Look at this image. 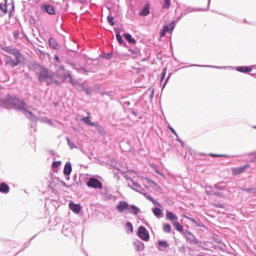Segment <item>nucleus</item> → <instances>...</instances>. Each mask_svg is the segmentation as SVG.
<instances>
[{
	"instance_id": "obj_26",
	"label": "nucleus",
	"mask_w": 256,
	"mask_h": 256,
	"mask_svg": "<svg viewBox=\"0 0 256 256\" xmlns=\"http://www.w3.org/2000/svg\"><path fill=\"white\" fill-rule=\"evenodd\" d=\"M163 231L165 233H171V224H164L163 225Z\"/></svg>"
},
{
	"instance_id": "obj_23",
	"label": "nucleus",
	"mask_w": 256,
	"mask_h": 256,
	"mask_svg": "<svg viewBox=\"0 0 256 256\" xmlns=\"http://www.w3.org/2000/svg\"><path fill=\"white\" fill-rule=\"evenodd\" d=\"M158 247H159V249H161V248L167 249V248H169V243H167V241L160 240V241H158Z\"/></svg>"
},
{
	"instance_id": "obj_50",
	"label": "nucleus",
	"mask_w": 256,
	"mask_h": 256,
	"mask_svg": "<svg viewBox=\"0 0 256 256\" xmlns=\"http://www.w3.org/2000/svg\"><path fill=\"white\" fill-rule=\"evenodd\" d=\"M253 128L256 129V126H254Z\"/></svg>"
},
{
	"instance_id": "obj_21",
	"label": "nucleus",
	"mask_w": 256,
	"mask_h": 256,
	"mask_svg": "<svg viewBox=\"0 0 256 256\" xmlns=\"http://www.w3.org/2000/svg\"><path fill=\"white\" fill-rule=\"evenodd\" d=\"M172 225L175 227L176 231L183 233V225H181V223H179L178 221H174L172 222Z\"/></svg>"
},
{
	"instance_id": "obj_17",
	"label": "nucleus",
	"mask_w": 256,
	"mask_h": 256,
	"mask_svg": "<svg viewBox=\"0 0 256 256\" xmlns=\"http://www.w3.org/2000/svg\"><path fill=\"white\" fill-rule=\"evenodd\" d=\"M72 171L73 167L71 166V163H66L63 170L64 175H71Z\"/></svg>"
},
{
	"instance_id": "obj_5",
	"label": "nucleus",
	"mask_w": 256,
	"mask_h": 256,
	"mask_svg": "<svg viewBox=\"0 0 256 256\" xmlns=\"http://www.w3.org/2000/svg\"><path fill=\"white\" fill-rule=\"evenodd\" d=\"M137 235L142 241H149V231H147V228H145L144 226H140L138 228Z\"/></svg>"
},
{
	"instance_id": "obj_18",
	"label": "nucleus",
	"mask_w": 256,
	"mask_h": 256,
	"mask_svg": "<svg viewBox=\"0 0 256 256\" xmlns=\"http://www.w3.org/2000/svg\"><path fill=\"white\" fill-rule=\"evenodd\" d=\"M123 37L124 39H126V41H128V43H132V45H135V43H137V41L129 33L124 34Z\"/></svg>"
},
{
	"instance_id": "obj_20",
	"label": "nucleus",
	"mask_w": 256,
	"mask_h": 256,
	"mask_svg": "<svg viewBox=\"0 0 256 256\" xmlns=\"http://www.w3.org/2000/svg\"><path fill=\"white\" fill-rule=\"evenodd\" d=\"M166 219H168V221H172L173 223L174 221H177V216L173 214V212H167Z\"/></svg>"
},
{
	"instance_id": "obj_36",
	"label": "nucleus",
	"mask_w": 256,
	"mask_h": 256,
	"mask_svg": "<svg viewBox=\"0 0 256 256\" xmlns=\"http://www.w3.org/2000/svg\"><path fill=\"white\" fill-rule=\"evenodd\" d=\"M214 189H216L217 191H225V187L219 186L217 184L214 185Z\"/></svg>"
},
{
	"instance_id": "obj_45",
	"label": "nucleus",
	"mask_w": 256,
	"mask_h": 256,
	"mask_svg": "<svg viewBox=\"0 0 256 256\" xmlns=\"http://www.w3.org/2000/svg\"><path fill=\"white\" fill-rule=\"evenodd\" d=\"M244 191H246L247 193H251V191H253V189L248 188V189H245Z\"/></svg>"
},
{
	"instance_id": "obj_41",
	"label": "nucleus",
	"mask_w": 256,
	"mask_h": 256,
	"mask_svg": "<svg viewBox=\"0 0 256 256\" xmlns=\"http://www.w3.org/2000/svg\"><path fill=\"white\" fill-rule=\"evenodd\" d=\"M13 36L15 39H19V31H14Z\"/></svg>"
},
{
	"instance_id": "obj_25",
	"label": "nucleus",
	"mask_w": 256,
	"mask_h": 256,
	"mask_svg": "<svg viewBox=\"0 0 256 256\" xmlns=\"http://www.w3.org/2000/svg\"><path fill=\"white\" fill-rule=\"evenodd\" d=\"M153 213L155 215V217H161L163 211H161V208H153Z\"/></svg>"
},
{
	"instance_id": "obj_13",
	"label": "nucleus",
	"mask_w": 256,
	"mask_h": 256,
	"mask_svg": "<svg viewBox=\"0 0 256 256\" xmlns=\"http://www.w3.org/2000/svg\"><path fill=\"white\" fill-rule=\"evenodd\" d=\"M185 237H186V241H188L189 243H195V245H197V243L199 242L195 237V235H193L191 232L186 234Z\"/></svg>"
},
{
	"instance_id": "obj_14",
	"label": "nucleus",
	"mask_w": 256,
	"mask_h": 256,
	"mask_svg": "<svg viewBox=\"0 0 256 256\" xmlns=\"http://www.w3.org/2000/svg\"><path fill=\"white\" fill-rule=\"evenodd\" d=\"M42 9H44L48 15H55V7L52 5H44L42 6Z\"/></svg>"
},
{
	"instance_id": "obj_47",
	"label": "nucleus",
	"mask_w": 256,
	"mask_h": 256,
	"mask_svg": "<svg viewBox=\"0 0 256 256\" xmlns=\"http://www.w3.org/2000/svg\"><path fill=\"white\" fill-rule=\"evenodd\" d=\"M155 173H157L158 175L160 174V173H159V170H155Z\"/></svg>"
},
{
	"instance_id": "obj_40",
	"label": "nucleus",
	"mask_w": 256,
	"mask_h": 256,
	"mask_svg": "<svg viewBox=\"0 0 256 256\" xmlns=\"http://www.w3.org/2000/svg\"><path fill=\"white\" fill-rule=\"evenodd\" d=\"M214 195H216V197H222V198H225V195H224L223 193L214 192Z\"/></svg>"
},
{
	"instance_id": "obj_38",
	"label": "nucleus",
	"mask_w": 256,
	"mask_h": 256,
	"mask_svg": "<svg viewBox=\"0 0 256 256\" xmlns=\"http://www.w3.org/2000/svg\"><path fill=\"white\" fill-rule=\"evenodd\" d=\"M59 165H61V161H56V162L52 163L53 169H57L59 167Z\"/></svg>"
},
{
	"instance_id": "obj_48",
	"label": "nucleus",
	"mask_w": 256,
	"mask_h": 256,
	"mask_svg": "<svg viewBox=\"0 0 256 256\" xmlns=\"http://www.w3.org/2000/svg\"><path fill=\"white\" fill-rule=\"evenodd\" d=\"M82 71H84V73H87V71H85V69L82 68Z\"/></svg>"
},
{
	"instance_id": "obj_9",
	"label": "nucleus",
	"mask_w": 256,
	"mask_h": 256,
	"mask_svg": "<svg viewBox=\"0 0 256 256\" xmlns=\"http://www.w3.org/2000/svg\"><path fill=\"white\" fill-rule=\"evenodd\" d=\"M0 11H2V13L7 14L10 13V11H13V4H1L0 3Z\"/></svg>"
},
{
	"instance_id": "obj_27",
	"label": "nucleus",
	"mask_w": 256,
	"mask_h": 256,
	"mask_svg": "<svg viewBox=\"0 0 256 256\" xmlns=\"http://www.w3.org/2000/svg\"><path fill=\"white\" fill-rule=\"evenodd\" d=\"M213 207H216L217 209H225V204L223 203H212Z\"/></svg>"
},
{
	"instance_id": "obj_46",
	"label": "nucleus",
	"mask_w": 256,
	"mask_h": 256,
	"mask_svg": "<svg viewBox=\"0 0 256 256\" xmlns=\"http://www.w3.org/2000/svg\"><path fill=\"white\" fill-rule=\"evenodd\" d=\"M54 59H56V61H59V56H55Z\"/></svg>"
},
{
	"instance_id": "obj_6",
	"label": "nucleus",
	"mask_w": 256,
	"mask_h": 256,
	"mask_svg": "<svg viewBox=\"0 0 256 256\" xmlns=\"http://www.w3.org/2000/svg\"><path fill=\"white\" fill-rule=\"evenodd\" d=\"M175 29V21H173L170 26H163V28L160 30V37H165L167 33H172V31Z\"/></svg>"
},
{
	"instance_id": "obj_29",
	"label": "nucleus",
	"mask_w": 256,
	"mask_h": 256,
	"mask_svg": "<svg viewBox=\"0 0 256 256\" xmlns=\"http://www.w3.org/2000/svg\"><path fill=\"white\" fill-rule=\"evenodd\" d=\"M8 65H10L11 67H17V65H19V59L15 61L11 60L7 62Z\"/></svg>"
},
{
	"instance_id": "obj_11",
	"label": "nucleus",
	"mask_w": 256,
	"mask_h": 256,
	"mask_svg": "<svg viewBox=\"0 0 256 256\" xmlns=\"http://www.w3.org/2000/svg\"><path fill=\"white\" fill-rule=\"evenodd\" d=\"M69 209H71L73 213L79 214L81 213V204H75L73 201H70Z\"/></svg>"
},
{
	"instance_id": "obj_19",
	"label": "nucleus",
	"mask_w": 256,
	"mask_h": 256,
	"mask_svg": "<svg viewBox=\"0 0 256 256\" xmlns=\"http://www.w3.org/2000/svg\"><path fill=\"white\" fill-rule=\"evenodd\" d=\"M81 121H82L83 123H85V125H88L89 127H95V123L91 122V119L89 118V116L83 117V118L81 119Z\"/></svg>"
},
{
	"instance_id": "obj_32",
	"label": "nucleus",
	"mask_w": 256,
	"mask_h": 256,
	"mask_svg": "<svg viewBox=\"0 0 256 256\" xmlns=\"http://www.w3.org/2000/svg\"><path fill=\"white\" fill-rule=\"evenodd\" d=\"M147 199H149V201H151L153 203V205H157L158 207H161V204L158 203L157 201H155V199H153V197L148 196Z\"/></svg>"
},
{
	"instance_id": "obj_34",
	"label": "nucleus",
	"mask_w": 256,
	"mask_h": 256,
	"mask_svg": "<svg viewBox=\"0 0 256 256\" xmlns=\"http://www.w3.org/2000/svg\"><path fill=\"white\" fill-rule=\"evenodd\" d=\"M185 219H188V221H191V223H194V225L199 226V223H197V220H195L194 218H191L189 216H184Z\"/></svg>"
},
{
	"instance_id": "obj_3",
	"label": "nucleus",
	"mask_w": 256,
	"mask_h": 256,
	"mask_svg": "<svg viewBox=\"0 0 256 256\" xmlns=\"http://www.w3.org/2000/svg\"><path fill=\"white\" fill-rule=\"evenodd\" d=\"M8 101L9 104L12 105L14 109H17L18 111H25V108L27 107V103H25V101L17 97H12Z\"/></svg>"
},
{
	"instance_id": "obj_22",
	"label": "nucleus",
	"mask_w": 256,
	"mask_h": 256,
	"mask_svg": "<svg viewBox=\"0 0 256 256\" xmlns=\"http://www.w3.org/2000/svg\"><path fill=\"white\" fill-rule=\"evenodd\" d=\"M150 11H149V6H145L141 12L139 13L140 17H147V15H149Z\"/></svg>"
},
{
	"instance_id": "obj_31",
	"label": "nucleus",
	"mask_w": 256,
	"mask_h": 256,
	"mask_svg": "<svg viewBox=\"0 0 256 256\" xmlns=\"http://www.w3.org/2000/svg\"><path fill=\"white\" fill-rule=\"evenodd\" d=\"M116 39H117L118 43H120V45H123V36H121L120 33L116 34Z\"/></svg>"
},
{
	"instance_id": "obj_1",
	"label": "nucleus",
	"mask_w": 256,
	"mask_h": 256,
	"mask_svg": "<svg viewBox=\"0 0 256 256\" xmlns=\"http://www.w3.org/2000/svg\"><path fill=\"white\" fill-rule=\"evenodd\" d=\"M34 72L40 83H46L47 85L59 83V80L55 78V73L49 71V69L43 66H36L34 68Z\"/></svg>"
},
{
	"instance_id": "obj_12",
	"label": "nucleus",
	"mask_w": 256,
	"mask_h": 256,
	"mask_svg": "<svg viewBox=\"0 0 256 256\" xmlns=\"http://www.w3.org/2000/svg\"><path fill=\"white\" fill-rule=\"evenodd\" d=\"M254 67L255 66H240L236 69V71H239V73H251Z\"/></svg>"
},
{
	"instance_id": "obj_43",
	"label": "nucleus",
	"mask_w": 256,
	"mask_h": 256,
	"mask_svg": "<svg viewBox=\"0 0 256 256\" xmlns=\"http://www.w3.org/2000/svg\"><path fill=\"white\" fill-rule=\"evenodd\" d=\"M85 93L87 94V95H91V90H89V89H85Z\"/></svg>"
},
{
	"instance_id": "obj_33",
	"label": "nucleus",
	"mask_w": 256,
	"mask_h": 256,
	"mask_svg": "<svg viewBox=\"0 0 256 256\" xmlns=\"http://www.w3.org/2000/svg\"><path fill=\"white\" fill-rule=\"evenodd\" d=\"M114 19H115V18H113L112 16H108V17H107L108 23H109V25H111L112 27H113V25H115Z\"/></svg>"
},
{
	"instance_id": "obj_24",
	"label": "nucleus",
	"mask_w": 256,
	"mask_h": 256,
	"mask_svg": "<svg viewBox=\"0 0 256 256\" xmlns=\"http://www.w3.org/2000/svg\"><path fill=\"white\" fill-rule=\"evenodd\" d=\"M129 209H130V213H132V215H139V209L137 208V206L131 205L129 207Z\"/></svg>"
},
{
	"instance_id": "obj_16",
	"label": "nucleus",
	"mask_w": 256,
	"mask_h": 256,
	"mask_svg": "<svg viewBox=\"0 0 256 256\" xmlns=\"http://www.w3.org/2000/svg\"><path fill=\"white\" fill-rule=\"evenodd\" d=\"M48 43L52 49H59V43H57V40H55V38H49Z\"/></svg>"
},
{
	"instance_id": "obj_4",
	"label": "nucleus",
	"mask_w": 256,
	"mask_h": 256,
	"mask_svg": "<svg viewBox=\"0 0 256 256\" xmlns=\"http://www.w3.org/2000/svg\"><path fill=\"white\" fill-rule=\"evenodd\" d=\"M86 185L92 189H103V183H101V181H99L97 178H89Z\"/></svg>"
},
{
	"instance_id": "obj_30",
	"label": "nucleus",
	"mask_w": 256,
	"mask_h": 256,
	"mask_svg": "<svg viewBox=\"0 0 256 256\" xmlns=\"http://www.w3.org/2000/svg\"><path fill=\"white\" fill-rule=\"evenodd\" d=\"M209 155H210V157H226V158H229V155H227V154L210 153Z\"/></svg>"
},
{
	"instance_id": "obj_28",
	"label": "nucleus",
	"mask_w": 256,
	"mask_h": 256,
	"mask_svg": "<svg viewBox=\"0 0 256 256\" xmlns=\"http://www.w3.org/2000/svg\"><path fill=\"white\" fill-rule=\"evenodd\" d=\"M171 7V0H164L163 9H169Z\"/></svg>"
},
{
	"instance_id": "obj_37",
	"label": "nucleus",
	"mask_w": 256,
	"mask_h": 256,
	"mask_svg": "<svg viewBox=\"0 0 256 256\" xmlns=\"http://www.w3.org/2000/svg\"><path fill=\"white\" fill-rule=\"evenodd\" d=\"M129 52L131 53L132 57H137V55H139V51L137 50H129Z\"/></svg>"
},
{
	"instance_id": "obj_42",
	"label": "nucleus",
	"mask_w": 256,
	"mask_h": 256,
	"mask_svg": "<svg viewBox=\"0 0 256 256\" xmlns=\"http://www.w3.org/2000/svg\"><path fill=\"white\" fill-rule=\"evenodd\" d=\"M25 113H28V115H30V117H33V112L27 110V108H25V110H23Z\"/></svg>"
},
{
	"instance_id": "obj_39",
	"label": "nucleus",
	"mask_w": 256,
	"mask_h": 256,
	"mask_svg": "<svg viewBox=\"0 0 256 256\" xmlns=\"http://www.w3.org/2000/svg\"><path fill=\"white\" fill-rule=\"evenodd\" d=\"M168 129L171 131V133H173V135H175L176 137H178L177 132L175 131V129H173V127L168 126Z\"/></svg>"
},
{
	"instance_id": "obj_44",
	"label": "nucleus",
	"mask_w": 256,
	"mask_h": 256,
	"mask_svg": "<svg viewBox=\"0 0 256 256\" xmlns=\"http://www.w3.org/2000/svg\"><path fill=\"white\" fill-rule=\"evenodd\" d=\"M128 179H129V181H131L133 183L134 187H137V183L133 182V179H131V178H128Z\"/></svg>"
},
{
	"instance_id": "obj_7",
	"label": "nucleus",
	"mask_w": 256,
	"mask_h": 256,
	"mask_svg": "<svg viewBox=\"0 0 256 256\" xmlns=\"http://www.w3.org/2000/svg\"><path fill=\"white\" fill-rule=\"evenodd\" d=\"M249 167H251V165H249V164H246L242 167H234L231 169L232 175H241L242 173H245V171H247V169H249Z\"/></svg>"
},
{
	"instance_id": "obj_10",
	"label": "nucleus",
	"mask_w": 256,
	"mask_h": 256,
	"mask_svg": "<svg viewBox=\"0 0 256 256\" xmlns=\"http://www.w3.org/2000/svg\"><path fill=\"white\" fill-rule=\"evenodd\" d=\"M116 209L119 213H123L125 210L129 209V204L126 201H121L117 204Z\"/></svg>"
},
{
	"instance_id": "obj_8",
	"label": "nucleus",
	"mask_w": 256,
	"mask_h": 256,
	"mask_svg": "<svg viewBox=\"0 0 256 256\" xmlns=\"http://www.w3.org/2000/svg\"><path fill=\"white\" fill-rule=\"evenodd\" d=\"M5 51L6 53H9V55H14L16 61H19V59L21 58V52H19L17 48L7 47L5 48Z\"/></svg>"
},
{
	"instance_id": "obj_49",
	"label": "nucleus",
	"mask_w": 256,
	"mask_h": 256,
	"mask_svg": "<svg viewBox=\"0 0 256 256\" xmlns=\"http://www.w3.org/2000/svg\"><path fill=\"white\" fill-rule=\"evenodd\" d=\"M36 1V3H39V1H41V0H35Z\"/></svg>"
},
{
	"instance_id": "obj_2",
	"label": "nucleus",
	"mask_w": 256,
	"mask_h": 256,
	"mask_svg": "<svg viewBox=\"0 0 256 256\" xmlns=\"http://www.w3.org/2000/svg\"><path fill=\"white\" fill-rule=\"evenodd\" d=\"M54 77L58 81V83H54L55 85H61V83L65 82L75 85V81L73 80V76H71V72L67 71L63 66L58 67Z\"/></svg>"
},
{
	"instance_id": "obj_15",
	"label": "nucleus",
	"mask_w": 256,
	"mask_h": 256,
	"mask_svg": "<svg viewBox=\"0 0 256 256\" xmlns=\"http://www.w3.org/2000/svg\"><path fill=\"white\" fill-rule=\"evenodd\" d=\"M9 191H10L9 185H7V183H5V182H1L0 183V193L7 194V193H9Z\"/></svg>"
},
{
	"instance_id": "obj_35",
	"label": "nucleus",
	"mask_w": 256,
	"mask_h": 256,
	"mask_svg": "<svg viewBox=\"0 0 256 256\" xmlns=\"http://www.w3.org/2000/svg\"><path fill=\"white\" fill-rule=\"evenodd\" d=\"M126 228L130 233H133V224H131V222L126 223Z\"/></svg>"
}]
</instances>
